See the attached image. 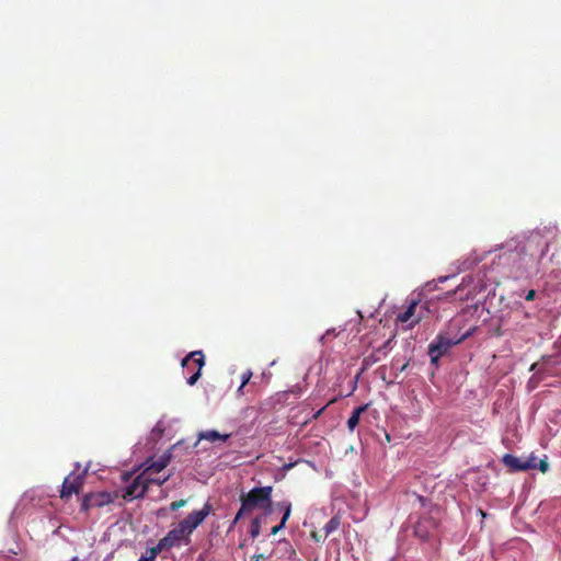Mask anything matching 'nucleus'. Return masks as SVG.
Instances as JSON below:
<instances>
[{
	"label": "nucleus",
	"instance_id": "f257e3e1",
	"mask_svg": "<svg viewBox=\"0 0 561 561\" xmlns=\"http://www.w3.org/2000/svg\"><path fill=\"white\" fill-rule=\"evenodd\" d=\"M548 251V243L539 232H531L514 251L505 253L504 257L512 263V275L516 278L525 276L538 264Z\"/></svg>",
	"mask_w": 561,
	"mask_h": 561
},
{
	"label": "nucleus",
	"instance_id": "f03ea898",
	"mask_svg": "<svg viewBox=\"0 0 561 561\" xmlns=\"http://www.w3.org/2000/svg\"><path fill=\"white\" fill-rule=\"evenodd\" d=\"M272 492L273 486L266 485L261 488H253L248 493H242L240 496L241 507L237 513V519H241L244 514L251 513L254 510H261L265 515L272 513Z\"/></svg>",
	"mask_w": 561,
	"mask_h": 561
},
{
	"label": "nucleus",
	"instance_id": "7ed1b4c3",
	"mask_svg": "<svg viewBox=\"0 0 561 561\" xmlns=\"http://www.w3.org/2000/svg\"><path fill=\"white\" fill-rule=\"evenodd\" d=\"M470 335L466 332L460 337H451L448 333H439L433 342L428 345V355L432 363H436L443 355H445L453 345H457L465 341Z\"/></svg>",
	"mask_w": 561,
	"mask_h": 561
},
{
	"label": "nucleus",
	"instance_id": "20e7f679",
	"mask_svg": "<svg viewBox=\"0 0 561 561\" xmlns=\"http://www.w3.org/2000/svg\"><path fill=\"white\" fill-rule=\"evenodd\" d=\"M205 365V358L202 351L191 352L182 360V366L192 375L187 378V383L194 386L201 377L202 368Z\"/></svg>",
	"mask_w": 561,
	"mask_h": 561
},
{
	"label": "nucleus",
	"instance_id": "39448f33",
	"mask_svg": "<svg viewBox=\"0 0 561 561\" xmlns=\"http://www.w3.org/2000/svg\"><path fill=\"white\" fill-rule=\"evenodd\" d=\"M213 506L209 502H206L202 510L194 511L190 513L179 524L184 528L186 534L191 536V534L206 519V517L211 513Z\"/></svg>",
	"mask_w": 561,
	"mask_h": 561
},
{
	"label": "nucleus",
	"instance_id": "423d86ee",
	"mask_svg": "<svg viewBox=\"0 0 561 561\" xmlns=\"http://www.w3.org/2000/svg\"><path fill=\"white\" fill-rule=\"evenodd\" d=\"M117 497L116 493L111 492H94L84 495L81 502V511H89L92 507H102L114 502Z\"/></svg>",
	"mask_w": 561,
	"mask_h": 561
},
{
	"label": "nucleus",
	"instance_id": "0eeeda50",
	"mask_svg": "<svg viewBox=\"0 0 561 561\" xmlns=\"http://www.w3.org/2000/svg\"><path fill=\"white\" fill-rule=\"evenodd\" d=\"M146 474L141 472L138 474L133 482L125 489L124 493L122 494V497L125 501H131L135 499L142 497L146 492L148 491V485L146 483Z\"/></svg>",
	"mask_w": 561,
	"mask_h": 561
},
{
	"label": "nucleus",
	"instance_id": "6e6552de",
	"mask_svg": "<svg viewBox=\"0 0 561 561\" xmlns=\"http://www.w3.org/2000/svg\"><path fill=\"white\" fill-rule=\"evenodd\" d=\"M84 483V473L76 474L75 472L67 476L64 480L60 497L69 499L72 494H79Z\"/></svg>",
	"mask_w": 561,
	"mask_h": 561
},
{
	"label": "nucleus",
	"instance_id": "1a4fd4ad",
	"mask_svg": "<svg viewBox=\"0 0 561 561\" xmlns=\"http://www.w3.org/2000/svg\"><path fill=\"white\" fill-rule=\"evenodd\" d=\"M437 526L438 522L435 517L428 515L421 516L414 524V536L421 540H427Z\"/></svg>",
	"mask_w": 561,
	"mask_h": 561
},
{
	"label": "nucleus",
	"instance_id": "9d476101",
	"mask_svg": "<svg viewBox=\"0 0 561 561\" xmlns=\"http://www.w3.org/2000/svg\"><path fill=\"white\" fill-rule=\"evenodd\" d=\"M421 308L419 301L412 300L408 308L397 314L396 321L400 323H408V329H412L422 320V312L417 311Z\"/></svg>",
	"mask_w": 561,
	"mask_h": 561
},
{
	"label": "nucleus",
	"instance_id": "9b49d317",
	"mask_svg": "<svg viewBox=\"0 0 561 561\" xmlns=\"http://www.w3.org/2000/svg\"><path fill=\"white\" fill-rule=\"evenodd\" d=\"M503 463L513 471H525L528 469L537 468V465L534 459L523 460L516 456L511 454H505L502 458Z\"/></svg>",
	"mask_w": 561,
	"mask_h": 561
},
{
	"label": "nucleus",
	"instance_id": "f8f14e48",
	"mask_svg": "<svg viewBox=\"0 0 561 561\" xmlns=\"http://www.w3.org/2000/svg\"><path fill=\"white\" fill-rule=\"evenodd\" d=\"M162 540L165 542L167 547L169 549L179 546L182 541L185 542V545L190 543V535L186 534L184 528L180 524H178L176 527L172 528L163 538Z\"/></svg>",
	"mask_w": 561,
	"mask_h": 561
},
{
	"label": "nucleus",
	"instance_id": "ddd939ff",
	"mask_svg": "<svg viewBox=\"0 0 561 561\" xmlns=\"http://www.w3.org/2000/svg\"><path fill=\"white\" fill-rule=\"evenodd\" d=\"M390 341H387L382 346L374 351L371 354L367 355L363 359V366L364 368H368L373 366L374 364L378 363L381 359V354L386 355V348Z\"/></svg>",
	"mask_w": 561,
	"mask_h": 561
},
{
	"label": "nucleus",
	"instance_id": "4468645a",
	"mask_svg": "<svg viewBox=\"0 0 561 561\" xmlns=\"http://www.w3.org/2000/svg\"><path fill=\"white\" fill-rule=\"evenodd\" d=\"M170 459L169 455H162L156 461H152L142 472L147 474L159 473L169 465Z\"/></svg>",
	"mask_w": 561,
	"mask_h": 561
},
{
	"label": "nucleus",
	"instance_id": "2eb2a0df",
	"mask_svg": "<svg viewBox=\"0 0 561 561\" xmlns=\"http://www.w3.org/2000/svg\"><path fill=\"white\" fill-rule=\"evenodd\" d=\"M231 434H220L215 430L202 431L198 434L199 440H208L215 443L217 440L226 442L230 438Z\"/></svg>",
	"mask_w": 561,
	"mask_h": 561
},
{
	"label": "nucleus",
	"instance_id": "dca6fc26",
	"mask_svg": "<svg viewBox=\"0 0 561 561\" xmlns=\"http://www.w3.org/2000/svg\"><path fill=\"white\" fill-rule=\"evenodd\" d=\"M368 404H363L354 409L351 416L347 420V428L353 432L359 423L362 414L367 410Z\"/></svg>",
	"mask_w": 561,
	"mask_h": 561
},
{
	"label": "nucleus",
	"instance_id": "f3484780",
	"mask_svg": "<svg viewBox=\"0 0 561 561\" xmlns=\"http://www.w3.org/2000/svg\"><path fill=\"white\" fill-rule=\"evenodd\" d=\"M163 550H169V548L167 547L165 542L160 539L156 547L148 549V556H142V561H154L157 556Z\"/></svg>",
	"mask_w": 561,
	"mask_h": 561
},
{
	"label": "nucleus",
	"instance_id": "a211bd4d",
	"mask_svg": "<svg viewBox=\"0 0 561 561\" xmlns=\"http://www.w3.org/2000/svg\"><path fill=\"white\" fill-rule=\"evenodd\" d=\"M341 526V517L339 515H334L323 527V538L329 537L333 531L337 530Z\"/></svg>",
	"mask_w": 561,
	"mask_h": 561
},
{
	"label": "nucleus",
	"instance_id": "6ab92c4d",
	"mask_svg": "<svg viewBox=\"0 0 561 561\" xmlns=\"http://www.w3.org/2000/svg\"><path fill=\"white\" fill-rule=\"evenodd\" d=\"M153 473H148L146 474V483L147 485L149 486L150 484H157V485H162L164 484L169 479H170V476H165L163 478H160V477H152Z\"/></svg>",
	"mask_w": 561,
	"mask_h": 561
},
{
	"label": "nucleus",
	"instance_id": "aec40b11",
	"mask_svg": "<svg viewBox=\"0 0 561 561\" xmlns=\"http://www.w3.org/2000/svg\"><path fill=\"white\" fill-rule=\"evenodd\" d=\"M253 374L251 369L245 370L241 375V385L238 388V393H243V388L249 383L250 379L252 378Z\"/></svg>",
	"mask_w": 561,
	"mask_h": 561
},
{
	"label": "nucleus",
	"instance_id": "412c9836",
	"mask_svg": "<svg viewBox=\"0 0 561 561\" xmlns=\"http://www.w3.org/2000/svg\"><path fill=\"white\" fill-rule=\"evenodd\" d=\"M260 529H261V523H260V518L259 517H255L252 522H251V526H250V535L252 538H255L259 536L260 534Z\"/></svg>",
	"mask_w": 561,
	"mask_h": 561
},
{
	"label": "nucleus",
	"instance_id": "4be33fe9",
	"mask_svg": "<svg viewBox=\"0 0 561 561\" xmlns=\"http://www.w3.org/2000/svg\"><path fill=\"white\" fill-rule=\"evenodd\" d=\"M282 510H284V515L282 520H285V523L288 520L290 513H291V503L290 502H280L277 504Z\"/></svg>",
	"mask_w": 561,
	"mask_h": 561
},
{
	"label": "nucleus",
	"instance_id": "5701e85b",
	"mask_svg": "<svg viewBox=\"0 0 561 561\" xmlns=\"http://www.w3.org/2000/svg\"><path fill=\"white\" fill-rule=\"evenodd\" d=\"M408 365L409 360H405L402 364H400V360L398 358H393L391 362V369H396L398 373H402L405 370Z\"/></svg>",
	"mask_w": 561,
	"mask_h": 561
},
{
	"label": "nucleus",
	"instance_id": "b1692460",
	"mask_svg": "<svg viewBox=\"0 0 561 561\" xmlns=\"http://www.w3.org/2000/svg\"><path fill=\"white\" fill-rule=\"evenodd\" d=\"M186 503H187L186 500L174 501L170 504V510L172 512H175V511L180 510L181 507H184L186 505Z\"/></svg>",
	"mask_w": 561,
	"mask_h": 561
},
{
	"label": "nucleus",
	"instance_id": "393cba45",
	"mask_svg": "<svg viewBox=\"0 0 561 561\" xmlns=\"http://www.w3.org/2000/svg\"><path fill=\"white\" fill-rule=\"evenodd\" d=\"M285 520H280V523L276 526H274L271 530V534L272 535H276L280 529H283L285 527Z\"/></svg>",
	"mask_w": 561,
	"mask_h": 561
},
{
	"label": "nucleus",
	"instance_id": "a878e982",
	"mask_svg": "<svg viewBox=\"0 0 561 561\" xmlns=\"http://www.w3.org/2000/svg\"><path fill=\"white\" fill-rule=\"evenodd\" d=\"M538 468H539V470H540L541 472H546V471L548 470V468H549V463H548V461H547L546 459H541V460L539 461V466H538Z\"/></svg>",
	"mask_w": 561,
	"mask_h": 561
},
{
	"label": "nucleus",
	"instance_id": "bb28decb",
	"mask_svg": "<svg viewBox=\"0 0 561 561\" xmlns=\"http://www.w3.org/2000/svg\"><path fill=\"white\" fill-rule=\"evenodd\" d=\"M288 392H290V393H293V394H295V396L299 397V396L301 394V392H302V389H301V387H299V386H295L294 388H291L290 390H288Z\"/></svg>",
	"mask_w": 561,
	"mask_h": 561
},
{
	"label": "nucleus",
	"instance_id": "cd10ccee",
	"mask_svg": "<svg viewBox=\"0 0 561 561\" xmlns=\"http://www.w3.org/2000/svg\"><path fill=\"white\" fill-rule=\"evenodd\" d=\"M535 297H536V290L530 289V290L526 294L525 299H526V300H528V301H530V300H534V299H535Z\"/></svg>",
	"mask_w": 561,
	"mask_h": 561
},
{
	"label": "nucleus",
	"instance_id": "c85d7f7f",
	"mask_svg": "<svg viewBox=\"0 0 561 561\" xmlns=\"http://www.w3.org/2000/svg\"><path fill=\"white\" fill-rule=\"evenodd\" d=\"M267 557H265L264 554L260 553V554H255L252 557V560L253 561H261V560H266Z\"/></svg>",
	"mask_w": 561,
	"mask_h": 561
},
{
	"label": "nucleus",
	"instance_id": "c756f323",
	"mask_svg": "<svg viewBox=\"0 0 561 561\" xmlns=\"http://www.w3.org/2000/svg\"><path fill=\"white\" fill-rule=\"evenodd\" d=\"M312 538L316 540V541H322L324 540L325 538H323V535H319L317 533H312Z\"/></svg>",
	"mask_w": 561,
	"mask_h": 561
},
{
	"label": "nucleus",
	"instance_id": "7c9ffc66",
	"mask_svg": "<svg viewBox=\"0 0 561 561\" xmlns=\"http://www.w3.org/2000/svg\"><path fill=\"white\" fill-rule=\"evenodd\" d=\"M325 407H323L322 409H320L319 411H317L314 414H313V419H318L324 411Z\"/></svg>",
	"mask_w": 561,
	"mask_h": 561
},
{
	"label": "nucleus",
	"instance_id": "2f4dec72",
	"mask_svg": "<svg viewBox=\"0 0 561 561\" xmlns=\"http://www.w3.org/2000/svg\"><path fill=\"white\" fill-rule=\"evenodd\" d=\"M538 366H539V364H538V363H534V364L530 366V370H531V371H538Z\"/></svg>",
	"mask_w": 561,
	"mask_h": 561
},
{
	"label": "nucleus",
	"instance_id": "473e14b6",
	"mask_svg": "<svg viewBox=\"0 0 561 561\" xmlns=\"http://www.w3.org/2000/svg\"><path fill=\"white\" fill-rule=\"evenodd\" d=\"M239 520L240 519H237V516H236L234 519L231 522L229 529H231Z\"/></svg>",
	"mask_w": 561,
	"mask_h": 561
},
{
	"label": "nucleus",
	"instance_id": "72a5a7b5",
	"mask_svg": "<svg viewBox=\"0 0 561 561\" xmlns=\"http://www.w3.org/2000/svg\"><path fill=\"white\" fill-rule=\"evenodd\" d=\"M138 561H142V556L139 558V560H138Z\"/></svg>",
	"mask_w": 561,
	"mask_h": 561
}]
</instances>
